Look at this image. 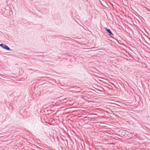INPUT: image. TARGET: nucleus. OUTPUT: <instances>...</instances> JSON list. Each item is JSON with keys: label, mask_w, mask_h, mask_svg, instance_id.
<instances>
[{"label": "nucleus", "mask_w": 150, "mask_h": 150, "mask_svg": "<svg viewBox=\"0 0 150 150\" xmlns=\"http://www.w3.org/2000/svg\"><path fill=\"white\" fill-rule=\"evenodd\" d=\"M47 111V112H48L50 113H52V110H48Z\"/></svg>", "instance_id": "obj_4"}, {"label": "nucleus", "mask_w": 150, "mask_h": 150, "mask_svg": "<svg viewBox=\"0 0 150 150\" xmlns=\"http://www.w3.org/2000/svg\"><path fill=\"white\" fill-rule=\"evenodd\" d=\"M104 28L110 35L113 36L114 35L110 29H108L107 28Z\"/></svg>", "instance_id": "obj_3"}, {"label": "nucleus", "mask_w": 150, "mask_h": 150, "mask_svg": "<svg viewBox=\"0 0 150 150\" xmlns=\"http://www.w3.org/2000/svg\"><path fill=\"white\" fill-rule=\"evenodd\" d=\"M119 133L120 134H121L122 135L125 137H130L131 136V134L129 132L125 130H120L119 131Z\"/></svg>", "instance_id": "obj_1"}, {"label": "nucleus", "mask_w": 150, "mask_h": 150, "mask_svg": "<svg viewBox=\"0 0 150 150\" xmlns=\"http://www.w3.org/2000/svg\"><path fill=\"white\" fill-rule=\"evenodd\" d=\"M65 141L67 142V143H68V141L67 139H66Z\"/></svg>", "instance_id": "obj_5"}, {"label": "nucleus", "mask_w": 150, "mask_h": 150, "mask_svg": "<svg viewBox=\"0 0 150 150\" xmlns=\"http://www.w3.org/2000/svg\"><path fill=\"white\" fill-rule=\"evenodd\" d=\"M62 139V140L63 141H64V139Z\"/></svg>", "instance_id": "obj_6"}, {"label": "nucleus", "mask_w": 150, "mask_h": 150, "mask_svg": "<svg viewBox=\"0 0 150 150\" xmlns=\"http://www.w3.org/2000/svg\"><path fill=\"white\" fill-rule=\"evenodd\" d=\"M0 46L4 49L7 50H10V48L7 45L4 44L3 43L0 44Z\"/></svg>", "instance_id": "obj_2"}]
</instances>
